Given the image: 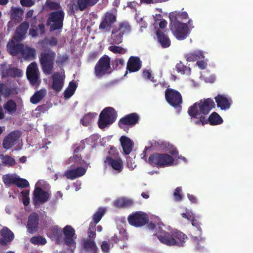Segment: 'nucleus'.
<instances>
[{
  "label": "nucleus",
  "mask_w": 253,
  "mask_h": 253,
  "mask_svg": "<svg viewBox=\"0 0 253 253\" xmlns=\"http://www.w3.org/2000/svg\"><path fill=\"white\" fill-rule=\"evenodd\" d=\"M65 13L63 10H59L51 12L46 21V25H49L50 32L62 29L63 26Z\"/></svg>",
  "instance_id": "nucleus-6"
},
{
  "label": "nucleus",
  "mask_w": 253,
  "mask_h": 253,
  "mask_svg": "<svg viewBox=\"0 0 253 253\" xmlns=\"http://www.w3.org/2000/svg\"><path fill=\"white\" fill-rule=\"evenodd\" d=\"M46 94V90L45 89H41L37 91L31 97L30 102L33 104L38 103L42 99Z\"/></svg>",
  "instance_id": "nucleus-36"
},
{
  "label": "nucleus",
  "mask_w": 253,
  "mask_h": 253,
  "mask_svg": "<svg viewBox=\"0 0 253 253\" xmlns=\"http://www.w3.org/2000/svg\"><path fill=\"white\" fill-rule=\"evenodd\" d=\"M101 248L104 253H109L110 252V245L107 241H103L102 242Z\"/></svg>",
  "instance_id": "nucleus-57"
},
{
  "label": "nucleus",
  "mask_w": 253,
  "mask_h": 253,
  "mask_svg": "<svg viewBox=\"0 0 253 253\" xmlns=\"http://www.w3.org/2000/svg\"><path fill=\"white\" fill-rule=\"evenodd\" d=\"M30 242L34 245H43L46 243V239L41 236L32 237L31 238Z\"/></svg>",
  "instance_id": "nucleus-50"
},
{
  "label": "nucleus",
  "mask_w": 253,
  "mask_h": 253,
  "mask_svg": "<svg viewBox=\"0 0 253 253\" xmlns=\"http://www.w3.org/2000/svg\"><path fill=\"white\" fill-rule=\"evenodd\" d=\"M169 29L177 39L183 40L187 37L188 28L186 23L169 24Z\"/></svg>",
  "instance_id": "nucleus-11"
},
{
  "label": "nucleus",
  "mask_w": 253,
  "mask_h": 253,
  "mask_svg": "<svg viewBox=\"0 0 253 253\" xmlns=\"http://www.w3.org/2000/svg\"><path fill=\"white\" fill-rule=\"evenodd\" d=\"M29 27V24L27 21L21 23L16 28L13 39L17 42L22 41L25 38Z\"/></svg>",
  "instance_id": "nucleus-20"
},
{
  "label": "nucleus",
  "mask_w": 253,
  "mask_h": 253,
  "mask_svg": "<svg viewBox=\"0 0 253 253\" xmlns=\"http://www.w3.org/2000/svg\"><path fill=\"white\" fill-rule=\"evenodd\" d=\"M21 55L25 60H33L36 58V51L34 48L24 45Z\"/></svg>",
  "instance_id": "nucleus-33"
},
{
  "label": "nucleus",
  "mask_w": 253,
  "mask_h": 253,
  "mask_svg": "<svg viewBox=\"0 0 253 253\" xmlns=\"http://www.w3.org/2000/svg\"><path fill=\"white\" fill-rule=\"evenodd\" d=\"M56 54L50 50L41 52L39 57L40 62L43 72L50 75L54 68Z\"/></svg>",
  "instance_id": "nucleus-3"
},
{
  "label": "nucleus",
  "mask_w": 253,
  "mask_h": 253,
  "mask_svg": "<svg viewBox=\"0 0 253 253\" xmlns=\"http://www.w3.org/2000/svg\"><path fill=\"white\" fill-rule=\"evenodd\" d=\"M125 62L122 58H117L113 62V68L116 70L120 69L124 67Z\"/></svg>",
  "instance_id": "nucleus-52"
},
{
  "label": "nucleus",
  "mask_w": 253,
  "mask_h": 253,
  "mask_svg": "<svg viewBox=\"0 0 253 253\" xmlns=\"http://www.w3.org/2000/svg\"><path fill=\"white\" fill-rule=\"evenodd\" d=\"M110 58L106 55L101 57L96 64L94 67V75L98 78H101L104 76L111 73Z\"/></svg>",
  "instance_id": "nucleus-7"
},
{
  "label": "nucleus",
  "mask_w": 253,
  "mask_h": 253,
  "mask_svg": "<svg viewBox=\"0 0 253 253\" xmlns=\"http://www.w3.org/2000/svg\"><path fill=\"white\" fill-rule=\"evenodd\" d=\"M0 235V244L2 246H5L7 243L11 242L14 237L13 232L6 227L1 230Z\"/></svg>",
  "instance_id": "nucleus-26"
},
{
  "label": "nucleus",
  "mask_w": 253,
  "mask_h": 253,
  "mask_svg": "<svg viewBox=\"0 0 253 253\" xmlns=\"http://www.w3.org/2000/svg\"><path fill=\"white\" fill-rule=\"evenodd\" d=\"M47 109H48V108H47L46 105L44 104L38 106L36 108L35 110L37 111H39L42 113H44L47 110Z\"/></svg>",
  "instance_id": "nucleus-62"
},
{
  "label": "nucleus",
  "mask_w": 253,
  "mask_h": 253,
  "mask_svg": "<svg viewBox=\"0 0 253 253\" xmlns=\"http://www.w3.org/2000/svg\"><path fill=\"white\" fill-rule=\"evenodd\" d=\"M165 98L172 107L177 108L182 103V97L179 91L172 88H167L165 91Z\"/></svg>",
  "instance_id": "nucleus-9"
},
{
  "label": "nucleus",
  "mask_w": 253,
  "mask_h": 253,
  "mask_svg": "<svg viewBox=\"0 0 253 253\" xmlns=\"http://www.w3.org/2000/svg\"><path fill=\"white\" fill-rule=\"evenodd\" d=\"M24 44L22 43H15L12 42L11 43L7 45V50L9 53L12 56H16L22 53L23 49Z\"/></svg>",
  "instance_id": "nucleus-31"
},
{
  "label": "nucleus",
  "mask_w": 253,
  "mask_h": 253,
  "mask_svg": "<svg viewBox=\"0 0 253 253\" xmlns=\"http://www.w3.org/2000/svg\"><path fill=\"white\" fill-rule=\"evenodd\" d=\"M142 67V61L137 56H130L127 62L126 71L125 74L126 76L127 73V71L130 73L135 72L139 71Z\"/></svg>",
  "instance_id": "nucleus-18"
},
{
  "label": "nucleus",
  "mask_w": 253,
  "mask_h": 253,
  "mask_svg": "<svg viewBox=\"0 0 253 253\" xmlns=\"http://www.w3.org/2000/svg\"><path fill=\"white\" fill-rule=\"evenodd\" d=\"M52 89L57 92L60 91L64 84L63 78L59 73L56 72L52 75Z\"/></svg>",
  "instance_id": "nucleus-29"
},
{
  "label": "nucleus",
  "mask_w": 253,
  "mask_h": 253,
  "mask_svg": "<svg viewBox=\"0 0 253 253\" xmlns=\"http://www.w3.org/2000/svg\"><path fill=\"white\" fill-rule=\"evenodd\" d=\"M50 194L41 187H36L33 193V203L36 205L39 203H44L49 199Z\"/></svg>",
  "instance_id": "nucleus-13"
},
{
  "label": "nucleus",
  "mask_w": 253,
  "mask_h": 253,
  "mask_svg": "<svg viewBox=\"0 0 253 253\" xmlns=\"http://www.w3.org/2000/svg\"><path fill=\"white\" fill-rule=\"evenodd\" d=\"M117 114L112 107L104 108L99 115L98 122V126L103 129L112 124L116 120Z\"/></svg>",
  "instance_id": "nucleus-5"
},
{
  "label": "nucleus",
  "mask_w": 253,
  "mask_h": 253,
  "mask_svg": "<svg viewBox=\"0 0 253 253\" xmlns=\"http://www.w3.org/2000/svg\"><path fill=\"white\" fill-rule=\"evenodd\" d=\"M132 200L125 198H119L116 200L114 203L115 207L119 208L129 207L132 206Z\"/></svg>",
  "instance_id": "nucleus-37"
},
{
  "label": "nucleus",
  "mask_w": 253,
  "mask_h": 253,
  "mask_svg": "<svg viewBox=\"0 0 253 253\" xmlns=\"http://www.w3.org/2000/svg\"><path fill=\"white\" fill-rule=\"evenodd\" d=\"M21 4L25 7H31L34 5L35 1L33 0H20Z\"/></svg>",
  "instance_id": "nucleus-58"
},
{
  "label": "nucleus",
  "mask_w": 253,
  "mask_h": 253,
  "mask_svg": "<svg viewBox=\"0 0 253 253\" xmlns=\"http://www.w3.org/2000/svg\"><path fill=\"white\" fill-rule=\"evenodd\" d=\"M74 93V92L69 88H67L64 92V97L65 98L67 99L70 98Z\"/></svg>",
  "instance_id": "nucleus-61"
},
{
  "label": "nucleus",
  "mask_w": 253,
  "mask_h": 253,
  "mask_svg": "<svg viewBox=\"0 0 253 253\" xmlns=\"http://www.w3.org/2000/svg\"><path fill=\"white\" fill-rule=\"evenodd\" d=\"M49 234L51 235V237L54 238L56 242H59L62 237V230L61 228L58 226L52 227Z\"/></svg>",
  "instance_id": "nucleus-38"
},
{
  "label": "nucleus",
  "mask_w": 253,
  "mask_h": 253,
  "mask_svg": "<svg viewBox=\"0 0 253 253\" xmlns=\"http://www.w3.org/2000/svg\"><path fill=\"white\" fill-rule=\"evenodd\" d=\"M123 35L119 33L117 30H114L112 32L110 39V43L119 44L123 41Z\"/></svg>",
  "instance_id": "nucleus-40"
},
{
  "label": "nucleus",
  "mask_w": 253,
  "mask_h": 253,
  "mask_svg": "<svg viewBox=\"0 0 253 253\" xmlns=\"http://www.w3.org/2000/svg\"><path fill=\"white\" fill-rule=\"evenodd\" d=\"M116 16L111 12H106L102 18V21L99 26L100 30L110 31L112 25L116 22Z\"/></svg>",
  "instance_id": "nucleus-15"
},
{
  "label": "nucleus",
  "mask_w": 253,
  "mask_h": 253,
  "mask_svg": "<svg viewBox=\"0 0 253 253\" xmlns=\"http://www.w3.org/2000/svg\"><path fill=\"white\" fill-rule=\"evenodd\" d=\"M99 0H77L70 4L71 13L74 14L78 10L83 11L95 5Z\"/></svg>",
  "instance_id": "nucleus-12"
},
{
  "label": "nucleus",
  "mask_w": 253,
  "mask_h": 253,
  "mask_svg": "<svg viewBox=\"0 0 253 253\" xmlns=\"http://www.w3.org/2000/svg\"><path fill=\"white\" fill-rule=\"evenodd\" d=\"M97 115L96 113H88L85 114L81 120V123L84 126H90L94 117Z\"/></svg>",
  "instance_id": "nucleus-41"
},
{
  "label": "nucleus",
  "mask_w": 253,
  "mask_h": 253,
  "mask_svg": "<svg viewBox=\"0 0 253 253\" xmlns=\"http://www.w3.org/2000/svg\"><path fill=\"white\" fill-rule=\"evenodd\" d=\"M70 159L72 160V161H74L75 163H77L78 164L81 165L84 162V161L82 160L81 155L79 154H74L72 157L70 158Z\"/></svg>",
  "instance_id": "nucleus-56"
},
{
  "label": "nucleus",
  "mask_w": 253,
  "mask_h": 253,
  "mask_svg": "<svg viewBox=\"0 0 253 253\" xmlns=\"http://www.w3.org/2000/svg\"><path fill=\"white\" fill-rule=\"evenodd\" d=\"M14 185H16L18 187L22 188L29 186V183L26 179L20 177H16Z\"/></svg>",
  "instance_id": "nucleus-49"
},
{
  "label": "nucleus",
  "mask_w": 253,
  "mask_h": 253,
  "mask_svg": "<svg viewBox=\"0 0 253 253\" xmlns=\"http://www.w3.org/2000/svg\"><path fill=\"white\" fill-rule=\"evenodd\" d=\"M16 93V87L12 86L10 84L4 83H0V94L4 97H9L11 94Z\"/></svg>",
  "instance_id": "nucleus-30"
},
{
  "label": "nucleus",
  "mask_w": 253,
  "mask_h": 253,
  "mask_svg": "<svg viewBox=\"0 0 253 253\" xmlns=\"http://www.w3.org/2000/svg\"><path fill=\"white\" fill-rule=\"evenodd\" d=\"M86 172V169L82 167H79L76 169H72L66 170L64 175L67 178L74 180L78 177L82 176Z\"/></svg>",
  "instance_id": "nucleus-24"
},
{
  "label": "nucleus",
  "mask_w": 253,
  "mask_h": 253,
  "mask_svg": "<svg viewBox=\"0 0 253 253\" xmlns=\"http://www.w3.org/2000/svg\"><path fill=\"white\" fill-rule=\"evenodd\" d=\"M215 104L211 98L201 99L190 106L188 109V114L191 117V121L196 125L203 126L209 123L211 126L221 124L223 121L216 112H212L206 119V116L214 108Z\"/></svg>",
  "instance_id": "nucleus-1"
},
{
  "label": "nucleus",
  "mask_w": 253,
  "mask_h": 253,
  "mask_svg": "<svg viewBox=\"0 0 253 253\" xmlns=\"http://www.w3.org/2000/svg\"><path fill=\"white\" fill-rule=\"evenodd\" d=\"M39 69L37 63L32 62L29 64L27 69V77L31 84H35L38 79Z\"/></svg>",
  "instance_id": "nucleus-19"
},
{
  "label": "nucleus",
  "mask_w": 253,
  "mask_h": 253,
  "mask_svg": "<svg viewBox=\"0 0 253 253\" xmlns=\"http://www.w3.org/2000/svg\"><path fill=\"white\" fill-rule=\"evenodd\" d=\"M181 215L183 218H186L190 221L195 217L194 214L189 211H187L185 213H182Z\"/></svg>",
  "instance_id": "nucleus-59"
},
{
  "label": "nucleus",
  "mask_w": 253,
  "mask_h": 253,
  "mask_svg": "<svg viewBox=\"0 0 253 253\" xmlns=\"http://www.w3.org/2000/svg\"><path fill=\"white\" fill-rule=\"evenodd\" d=\"M160 241L166 245L182 246L187 238L186 235L177 230H172L168 233H163L160 237Z\"/></svg>",
  "instance_id": "nucleus-2"
},
{
  "label": "nucleus",
  "mask_w": 253,
  "mask_h": 253,
  "mask_svg": "<svg viewBox=\"0 0 253 253\" xmlns=\"http://www.w3.org/2000/svg\"><path fill=\"white\" fill-rule=\"evenodd\" d=\"M127 220L131 225L135 227H140L148 222L149 217L145 212L138 211L129 215Z\"/></svg>",
  "instance_id": "nucleus-8"
},
{
  "label": "nucleus",
  "mask_w": 253,
  "mask_h": 253,
  "mask_svg": "<svg viewBox=\"0 0 253 253\" xmlns=\"http://www.w3.org/2000/svg\"><path fill=\"white\" fill-rule=\"evenodd\" d=\"M139 117L136 113H132L121 118L119 121V126L126 131L128 128L127 126H133L138 123Z\"/></svg>",
  "instance_id": "nucleus-10"
},
{
  "label": "nucleus",
  "mask_w": 253,
  "mask_h": 253,
  "mask_svg": "<svg viewBox=\"0 0 253 253\" xmlns=\"http://www.w3.org/2000/svg\"><path fill=\"white\" fill-rule=\"evenodd\" d=\"M142 76L145 79L153 81V77H152L151 73L149 70H144L142 73Z\"/></svg>",
  "instance_id": "nucleus-60"
},
{
  "label": "nucleus",
  "mask_w": 253,
  "mask_h": 253,
  "mask_svg": "<svg viewBox=\"0 0 253 253\" xmlns=\"http://www.w3.org/2000/svg\"><path fill=\"white\" fill-rule=\"evenodd\" d=\"M0 158L2 164L4 165L11 167L14 166L16 164L14 159L9 156L0 154Z\"/></svg>",
  "instance_id": "nucleus-45"
},
{
  "label": "nucleus",
  "mask_w": 253,
  "mask_h": 253,
  "mask_svg": "<svg viewBox=\"0 0 253 253\" xmlns=\"http://www.w3.org/2000/svg\"><path fill=\"white\" fill-rule=\"evenodd\" d=\"M96 226L94 223L91 222L89 224L88 229L87 230V234L89 237V239L93 240L95 239L96 237L95 233Z\"/></svg>",
  "instance_id": "nucleus-53"
},
{
  "label": "nucleus",
  "mask_w": 253,
  "mask_h": 253,
  "mask_svg": "<svg viewBox=\"0 0 253 253\" xmlns=\"http://www.w3.org/2000/svg\"><path fill=\"white\" fill-rule=\"evenodd\" d=\"M3 107L9 114L14 113L17 110V105L12 99L8 100L3 105Z\"/></svg>",
  "instance_id": "nucleus-43"
},
{
  "label": "nucleus",
  "mask_w": 253,
  "mask_h": 253,
  "mask_svg": "<svg viewBox=\"0 0 253 253\" xmlns=\"http://www.w3.org/2000/svg\"><path fill=\"white\" fill-rule=\"evenodd\" d=\"M204 58V55L203 52L201 50L194 51L186 55V59L188 62H194Z\"/></svg>",
  "instance_id": "nucleus-39"
},
{
  "label": "nucleus",
  "mask_w": 253,
  "mask_h": 253,
  "mask_svg": "<svg viewBox=\"0 0 253 253\" xmlns=\"http://www.w3.org/2000/svg\"><path fill=\"white\" fill-rule=\"evenodd\" d=\"M45 5L50 10L55 11L63 10L62 9L60 3L56 1H53L50 0H46L45 3Z\"/></svg>",
  "instance_id": "nucleus-46"
},
{
  "label": "nucleus",
  "mask_w": 253,
  "mask_h": 253,
  "mask_svg": "<svg viewBox=\"0 0 253 253\" xmlns=\"http://www.w3.org/2000/svg\"><path fill=\"white\" fill-rule=\"evenodd\" d=\"M120 141L124 154L129 155L133 148V141L129 138L124 135L121 137Z\"/></svg>",
  "instance_id": "nucleus-28"
},
{
  "label": "nucleus",
  "mask_w": 253,
  "mask_h": 253,
  "mask_svg": "<svg viewBox=\"0 0 253 253\" xmlns=\"http://www.w3.org/2000/svg\"><path fill=\"white\" fill-rule=\"evenodd\" d=\"M118 32L123 36L127 35L130 33L131 28L130 24L127 22H123L119 24V27L117 29Z\"/></svg>",
  "instance_id": "nucleus-42"
},
{
  "label": "nucleus",
  "mask_w": 253,
  "mask_h": 253,
  "mask_svg": "<svg viewBox=\"0 0 253 253\" xmlns=\"http://www.w3.org/2000/svg\"><path fill=\"white\" fill-rule=\"evenodd\" d=\"M197 65L201 69H205L207 67V64L205 61H198L196 63Z\"/></svg>",
  "instance_id": "nucleus-63"
},
{
  "label": "nucleus",
  "mask_w": 253,
  "mask_h": 253,
  "mask_svg": "<svg viewBox=\"0 0 253 253\" xmlns=\"http://www.w3.org/2000/svg\"><path fill=\"white\" fill-rule=\"evenodd\" d=\"M108 49L110 51L113 52L115 54H125L127 50L121 46H117V45H111L108 47Z\"/></svg>",
  "instance_id": "nucleus-48"
},
{
  "label": "nucleus",
  "mask_w": 253,
  "mask_h": 253,
  "mask_svg": "<svg viewBox=\"0 0 253 253\" xmlns=\"http://www.w3.org/2000/svg\"><path fill=\"white\" fill-rule=\"evenodd\" d=\"M83 247L85 251L91 253H98V248L93 240L86 239L84 241Z\"/></svg>",
  "instance_id": "nucleus-35"
},
{
  "label": "nucleus",
  "mask_w": 253,
  "mask_h": 253,
  "mask_svg": "<svg viewBox=\"0 0 253 253\" xmlns=\"http://www.w3.org/2000/svg\"><path fill=\"white\" fill-rule=\"evenodd\" d=\"M182 187H177L175 190L173 194V198L175 201H181L183 198V195L182 193Z\"/></svg>",
  "instance_id": "nucleus-51"
},
{
  "label": "nucleus",
  "mask_w": 253,
  "mask_h": 253,
  "mask_svg": "<svg viewBox=\"0 0 253 253\" xmlns=\"http://www.w3.org/2000/svg\"><path fill=\"white\" fill-rule=\"evenodd\" d=\"M1 78H4L7 77L15 78L21 77L22 75V71L17 68H1L0 69Z\"/></svg>",
  "instance_id": "nucleus-27"
},
{
  "label": "nucleus",
  "mask_w": 253,
  "mask_h": 253,
  "mask_svg": "<svg viewBox=\"0 0 253 253\" xmlns=\"http://www.w3.org/2000/svg\"><path fill=\"white\" fill-rule=\"evenodd\" d=\"M170 20L169 24H184L182 21L188 18V15L186 12L173 11L169 14Z\"/></svg>",
  "instance_id": "nucleus-21"
},
{
  "label": "nucleus",
  "mask_w": 253,
  "mask_h": 253,
  "mask_svg": "<svg viewBox=\"0 0 253 253\" xmlns=\"http://www.w3.org/2000/svg\"><path fill=\"white\" fill-rule=\"evenodd\" d=\"M64 235V243L66 245L69 247H71L75 245L76 242L74 238L75 236V230L70 225L65 226L62 230V234Z\"/></svg>",
  "instance_id": "nucleus-16"
},
{
  "label": "nucleus",
  "mask_w": 253,
  "mask_h": 253,
  "mask_svg": "<svg viewBox=\"0 0 253 253\" xmlns=\"http://www.w3.org/2000/svg\"><path fill=\"white\" fill-rule=\"evenodd\" d=\"M105 210L103 208H99L97 211L92 216V219L95 225L98 223L105 213Z\"/></svg>",
  "instance_id": "nucleus-47"
},
{
  "label": "nucleus",
  "mask_w": 253,
  "mask_h": 253,
  "mask_svg": "<svg viewBox=\"0 0 253 253\" xmlns=\"http://www.w3.org/2000/svg\"><path fill=\"white\" fill-rule=\"evenodd\" d=\"M156 36L158 41L162 47L167 48L170 46V40L169 37L163 32L160 30H157L156 32Z\"/></svg>",
  "instance_id": "nucleus-32"
},
{
  "label": "nucleus",
  "mask_w": 253,
  "mask_h": 253,
  "mask_svg": "<svg viewBox=\"0 0 253 253\" xmlns=\"http://www.w3.org/2000/svg\"><path fill=\"white\" fill-rule=\"evenodd\" d=\"M104 162L118 173L121 172L123 169V162L120 157L114 159L112 157L107 156Z\"/></svg>",
  "instance_id": "nucleus-22"
},
{
  "label": "nucleus",
  "mask_w": 253,
  "mask_h": 253,
  "mask_svg": "<svg viewBox=\"0 0 253 253\" xmlns=\"http://www.w3.org/2000/svg\"><path fill=\"white\" fill-rule=\"evenodd\" d=\"M191 222L192 225L197 229V235L199 236V237L197 236H193V239L194 242L196 244V247L198 249H200V247L199 245V243H203L205 241V240L204 238L202 237V230L201 228V223L199 220L195 219V217L193 218Z\"/></svg>",
  "instance_id": "nucleus-25"
},
{
  "label": "nucleus",
  "mask_w": 253,
  "mask_h": 253,
  "mask_svg": "<svg viewBox=\"0 0 253 253\" xmlns=\"http://www.w3.org/2000/svg\"><path fill=\"white\" fill-rule=\"evenodd\" d=\"M24 10L21 8L12 7L10 10V17L12 20L20 22L22 20Z\"/></svg>",
  "instance_id": "nucleus-34"
},
{
  "label": "nucleus",
  "mask_w": 253,
  "mask_h": 253,
  "mask_svg": "<svg viewBox=\"0 0 253 253\" xmlns=\"http://www.w3.org/2000/svg\"><path fill=\"white\" fill-rule=\"evenodd\" d=\"M216 105L222 110H226L230 108L232 103L231 99L228 98L225 95L218 94L214 97Z\"/></svg>",
  "instance_id": "nucleus-23"
},
{
  "label": "nucleus",
  "mask_w": 253,
  "mask_h": 253,
  "mask_svg": "<svg viewBox=\"0 0 253 253\" xmlns=\"http://www.w3.org/2000/svg\"><path fill=\"white\" fill-rule=\"evenodd\" d=\"M175 68L177 72L181 74L190 75L191 74V69L184 65L181 61L176 64Z\"/></svg>",
  "instance_id": "nucleus-44"
},
{
  "label": "nucleus",
  "mask_w": 253,
  "mask_h": 253,
  "mask_svg": "<svg viewBox=\"0 0 253 253\" xmlns=\"http://www.w3.org/2000/svg\"><path fill=\"white\" fill-rule=\"evenodd\" d=\"M21 134L19 131H13L5 137L3 140V147L6 150L9 149L14 146L19 140Z\"/></svg>",
  "instance_id": "nucleus-14"
},
{
  "label": "nucleus",
  "mask_w": 253,
  "mask_h": 253,
  "mask_svg": "<svg viewBox=\"0 0 253 253\" xmlns=\"http://www.w3.org/2000/svg\"><path fill=\"white\" fill-rule=\"evenodd\" d=\"M165 225L163 223L158 224L157 226L156 227V234L158 237V239L160 241V236L162 235L163 233H168V232L165 231L163 229V227H165Z\"/></svg>",
  "instance_id": "nucleus-54"
},
{
  "label": "nucleus",
  "mask_w": 253,
  "mask_h": 253,
  "mask_svg": "<svg viewBox=\"0 0 253 253\" xmlns=\"http://www.w3.org/2000/svg\"><path fill=\"white\" fill-rule=\"evenodd\" d=\"M148 163L153 167L164 168L171 165L173 159L168 154L155 153L150 155Z\"/></svg>",
  "instance_id": "nucleus-4"
},
{
  "label": "nucleus",
  "mask_w": 253,
  "mask_h": 253,
  "mask_svg": "<svg viewBox=\"0 0 253 253\" xmlns=\"http://www.w3.org/2000/svg\"><path fill=\"white\" fill-rule=\"evenodd\" d=\"M16 177L6 175L3 177V182L5 184H14Z\"/></svg>",
  "instance_id": "nucleus-55"
},
{
  "label": "nucleus",
  "mask_w": 253,
  "mask_h": 253,
  "mask_svg": "<svg viewBox=\"0 0 253 253\" xmlns=\"http://www.w3.org/2000/svg\"><path fill=\"white\" fill-rule=\"evenodd\" d=\"M58 43L57 39L55 37H51L48 40V43L51 46H55Z\"/></svg>",
  "instance_id": "nucleus-64"
},
{
  "label": "nucleus",
  "mask_w": 253,
  "mask_h": 253,
  "mask_svg": "<svg viewBox=\"0 0 253 253\" xmlns=\"http://www.w3.org/2000/svg\"><path fill=\"white\" fill-rule=\"evenodd\" d=\"M39 221V215L37 212H32L30 214L27 225V230L30 233L33 234L38 230Z\"/></svg>",
  "instance_id": "nucleus-17"
}]
</instances>
